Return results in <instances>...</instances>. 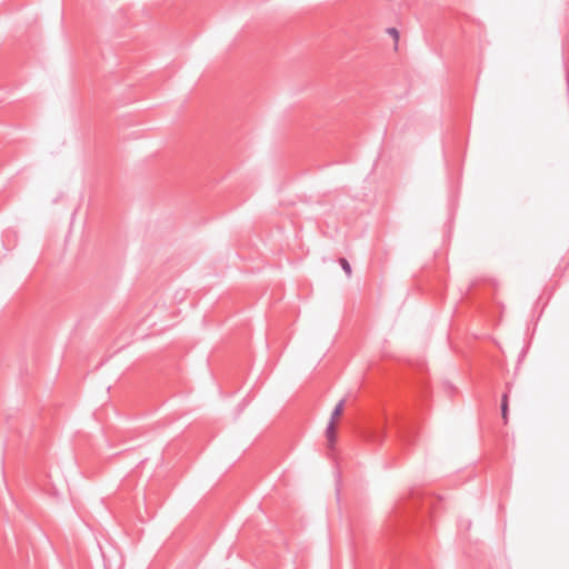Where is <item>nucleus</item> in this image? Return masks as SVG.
Instances as JSON below:
<instances>
[{
    "mask_svg": "<svg viewBox=\"0 0 569 569\" xmlns=\"http://www.w3.org/2000/svg\"><path fill=\"white\" fill-rule=\"evenodd\" d=\"M501 416L505 423H508V396L505 395L501 403Z\"/></svg>",
    "mask_w": 569,
    "mask_h": 569,
    "instance_id": "nucleus-2",
    "label": "nucleus"
},
{
    "mask_svg": "<svg viewBox=\"0 0 569 569\" xmlns=\"http://www.w3.org/2000/svg\"><path fill=\"white\" fill-rule=\"evenodd\" d=\"M340 264H341L342 269L345 270V272L348 276H350L351 271H352L350 263L345 258H342V259H340Z\"/></svg>",
    "mask_w": 569,
    "mask_h": 569,
    "instance_id": "nucleus-4",
    "label": "nucleus"
},
{
    "mask_svg": "<svg viewBox=\"0 0 569 569\" xmlns=\"http://www.w3.org/2000/svg\"><path fill=\"white\" fill-rule=\"evenodd\" d=\"M335 430H336V425L333 423V421H329L326 435L330 441H333V439H335Z\"/></svg>",
    "mask_w": 569,
    "mask_h": 569,
    "instance_id": "nucleus-3",
    "label": "nucleus"
},
{
    "mask_svg": "<svg viewBox=\"0 0 569 569\" xmlns=\"http://www.w3.org/2000/svg\"><path fill=\"white\" fill-rule=\"evenodd\" d=\"M342 411H343V401L341 400V401L336 406V408L333 409V411H332V413H331V417H330V421H333V423L336 425V423H337V421L339 420V418L341 417Z\"/></svg>",
    "mask_w": 569,
    "mask_h": 569,
    "instance_id": "nucleus-1",
    "label": "nucleus"
}]
</instances>
